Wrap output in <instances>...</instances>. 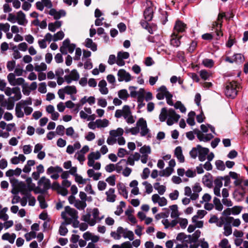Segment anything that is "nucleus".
<instances>
[{"label": "nucleus", "instance_id": "nucleus-1", "mask_svg": "<svg viewBox=\"0 0 248 248\" xmlns=\"http://www.w3.org/2000/svg\"><path fill=\"white\" fill-rule=\"evenodd\" d=\"M31 104L32 101L31 98L20 101L16 106V116L18 118H21L24 117L25 114L27 116L30 115L33 111V108L28 106Z\"/></svg>", "mask_w": 248, "mask_h": 248}, {"label": "nucleus", "instance_id": "nucleus-2", "mask_svg": "<svg viewBox=\"0 0 248 248\" xmlns=\"http://www.w3.org/2000/svg\"><path fill=\"white\" fill-rule=\"evenodd\" d=\"M180 116L176 113L172 108L168 109L166 108H163L159 115V121L161 122H165L167 120V124L168 125H171L175 123H177Z\"/></svg>", "mask_w": 248, "mask_h": 248}, {"label": "nucleus", "instance_id": "nucleus-3", "mask_svg": "<svg viewBox=\"0 0 248 248\" xmlns=\"http://www.w3.org/2000/svg\"><path fill=\"white\" fill-rule=\"evenodd\" d=\"M115 117L117 118L123 117L126 122L129 124H134L136 119V116L132 115L130 107L128 105L124 106L122 109H117L115 111Z\"/></svg>", "mask_w": 248, "mask_h": 248}, {"label": "nucleus", "instance_id": "nucleus-4", "mask_svg": "<svg viewBox=\"0 0 248 248\" xmlns=\"http://www.w3.org/2000/svg\"><path fill=\"white\" fill-rule=\"evenodd\" d=\"M110 236L115 240H120L122 237L128 238L132 241L134 238V234L132 231L127 229H124L122 227H118L116 231L111 232Z\"/></svg>", "mask_w": 248, "mask_h": 248}, {"label": "nucleus", "instance_id": "nucleus-5", "mask_svg": "<svg viewBox=\"0 0 248 248\" xmlns=\"http://www.w3.org/2000/svg\"><path fill=\"white\" fill-rule=\"evenodd\" d=\"M61 216L67 224H71L74 220H77L78 217V211L68 206L65 207Z\"/></svg>", "mask_w": 248, "mask_h": 248}, {"label": "nucleus", "instance_id": "nucleus-6", "mask_svg": "<svg viewBox=\"0 0 248 248\" xmlns=\"http://www.w3.org/2000/svg\"><path fill=\"white\" fill-rule=\"evenodd\" d=\"M239 86L238 83L235 81H232L227 83L225 93L229 97L234 98L237 93Z\"/></svg>", "mask_w": 248, "mask_h": 248}, {"label": "nucleus", "instance_id": "nucleus-7", "mask_svg": "<svg viewBox=\"0 0 248 248\" xmlns=\"http://www.w3.org/2000/svg\"><path fill=\"white\" fill-rule=\"evenodd\" d=\"M5 94L13 101H18L22 98L20 89L18 87H8L5 91Z\"/></svg>", "mask_w": 248, "mask_h": 248}, {"label": "nucleus", "instance_id": "nucleus-8", "mask_svg": "<svg viewBox=\"0 0 248 248\" xmlns=\"http://www.w3.org/2000/svg\"><path fill=\"white\" fill-rule=\"evenodd\" d=\"M77 93V90L75 86H67L59 90L58 94L61 99L64 100L65 98V94L72 95L76 94Z\"/></svg>", "mask_w": 248, "mask_h": 248}, {"label": "nucleus", "instance_id": "nucleus-9", "mask_svg": "<svg viewBox=\"0 0 248 248\" xmlns=\"http://www.w3.org/2000/svg\"><path fill=\"white\" fill-rule=\"evenodd\" d=\"M7 80L9 84L15 87H17L23 84L25 80L23 78H16L15 74L13 73H10L7 77Z\"/></svg>", "mask_w": 248, "mask_h": 248}, {"label": "nucleus", "instance_id": "nucleus-10", "mask_svg": "<svg viewBox=\"0 0 248 248\" xmlns=\"http://www.w3.org/2000/svg\"><path fill=\"white\" fill-rule=\"evenodd\" d=\"M76 49V45L71 44L69 39H66L62 42V46L60 47L61 52L63 54L67 53H72Z\"/></svg>", "mask_w": 248, "mask_h": 248}, {"label": "nucleus", "instance_id": "nucleus-11", "mask_svg": "<svg viewBox=\"0 0 248 248\" xmlns=\"http://www.w3.org/2000/svg\"><path fill=\"white\" fill-rule=\"evenodd\" d=\"M136 125L139 128L141 136L144 137L149 133L150 130L147 127L146 121L143 118H140L136 123Z\"/></svg>", "mask_w": 248, "mask_h": 248}, {"label": "nucleus", "instance_id": "nucleus-12", "mask_svg": "<svg viewBox=\"0 0 248 248\" xmlns=\"http://www.w3.org/2000/svg\"><path fill=\"white\" fill-rule=\"evenodd\" d=\"M194 132L195 134L197 135V138L201 141L207 142L214 138V136L212 134L203 133L199 129H195Z\"/></svg>", "mask_w": 248, "mask_h": 248}, {"label": "nucleus", "instance_id": "nucleus-13", "mask_svg": "<svg viewBox=\"0 0 248 248\" xmlns=\"http://www.w3.org/2000/svg\"><path fill=\"white\" fill-rule=\"evenodd\" d=\"M118 80L119 82H129L132 79L131 75L124 69H120L117 73Z\"/></svg>", "mask_w": 248, "mask_h": 248}, {"label": "nucleus", "instance_id": "nucleus-14", "mask_svg": "<svg viewBox=\"0 0 248 248\" xmlns=\"http://www.w3.org/2000/svg\"><path fill=\"white\" fill-rule=\"evenodd\" d=\"M130 56V54L127 52L119 51L117 55V64L119 66H124L125 64L124 60L127 59Z\"/></svg>", "mask_w": 248, "mask_h": 248}, {"label": "nucleus", "instance_id": "nucleus-15", "mask_svg": "<svg viewBox=\"0 0 248 248\" xmlns=\"http://www.w3.org/2000/svg\"><path fill=\"white\" fill-rule=\"evenodd\" d=\"M152 201L154 203H158L160 206H164L167 204L168 201L164 197H160L158 194H155L152 196Z\"/></svg>", "mask_w": 248, "mask_h": 248}, {"label": "nucleus", "instance_id": "nucleus-16", "mask_svg": "<svg viewBox=\"0 0 248 248\" xmlns=\"http://www.w3.org/2000/svg\"><path fill=\"white\" fill-rule=\"evenodd\" d=\"M186 25L185 23L177 20L174 26L173 32H175V33H183L186 31Z\"/></svg>", "mask_w": 248, "mask_h": 248}, {"label": "nucleus", "instance_id": "nucleus-17", "mask_svg": "<svg viewBox=\"0 0 248 248\" xmlns=\"http://www.w3.org/2000/svg\"><path fill=\"white\" fill-rule=\"evenodd\" d=\"M182 36L172 32L170 38V45L174 47H179L181 45L180 39Z\"/></svg>", "mask_w": 248, "mask_h": 248}, {"label": "nucleus", "instance_id": "nucleus-18", "mask_svg": "<svg viewBox=\"0 0 248 248\" xmlns=\"http://www.w3.org/2000/svg\"><path fill=\"white\" fill-rule=\"evenodd\" d=\"M16 22L18 25L23 26H25L28 22L26 15L22 11L16 13Z\"/></svg>", "mask_w": 248, "mask_h": 248}, {"label": "nucleus", "instance_id": "nucleus-19", "mask_svg": "<svg viewBox=\"0 0 248 248\" xmlns=\"http://www.w3.org/2000/svg\"><path fill=\"white\" fill-rule=\"evenodd\" d=\"M48 14L52 16L55 19L58 20L62 17L65 16L66 12L64 10L57 11L55 9L51 8L49 11Z\"/></svg>", "mask_w": 248, "mask_h": 248}, {"label": "nucleus", "instance_id": "nucleus-20", "mask_svg": "<svg viewBox=\"0 0 248 248\" xmlns=\"http://www.w3.org/2000/svg\"><path fill=\"white\" fill-rule=\"evenodd\" d=\"M199 150L198 157L200 161H203L206 159V156L209 152V150L207 148L202 147L200 145H197Z\"/></svg>", "mask_w": 248, "mask_h": 248}, {"label": "nucleus", "instance_id": "nucleus-21", "mask_svg": "<svg viewBox=\"0 0 248 248\" xmlns=\"http://www.w3.org/2000/svg\"><path fill=\"white\" fill-rule=\"evenodd\" d=\"M115 189L113 188H110L105 192L106 195V200L109 202H114L116 199L117 196L115 194Z\"/></svg>", "mask_w": 248, "mask_h": 248}, {"label": "nucleus", "instance_id": "nucleus-22", "mask_svg": "<svg viewBox=\"0 0 248 248\" xmlns=\"http://www.w3.org/2000/svg\"><path fill=\"white\" fill-rule=\"evenodd\" d=\"M83 238L86 241L91 240L93 242H98L100 240V237L94 235L93 233L90 232H86L83 234Z\"/></svg>", "mask_w": 248, "mask_h": 248}, {"label": "nucleus", "instance_id": "nucleus-23", "mask_svg": "<svg viewBox=\"0 0 248 248\" xmlns=\"http://www.w3.org/2000/svg\"><path fill=\"white\" fill-rule=\"evenodd\" d=\"M202 188L199 183H196L192 187V195H191V200L195 201L199 197V193L202 191Z\"/></svg>", "mask_w": 248, "mask_h": 248}, {"label": "nucleus", "instance_id": "nucleus-24", "mask_svg": "<svg viewBox=\"0 0 248 248\" xmlns=\"http://www.w3.org/2000/svg\"><path fill=\"white\" fill-rule=\"evenodd\" d=\"M140 158V155L138 153H135L128 156L126 160V164L133 166L135 164V161H139Z\"/></svg>", "mask_w": 248, "mask_h": 248}, {"label": "nucleus", "instance_id": "nucleus-25", "mask_svg": "<svg viewBox=\"0 0 248 248\" xmlns=\"http://www.w3.org/2000/svg\"><path fill=\"white\" fill-rule=\"evenodd\" d=\"M81 219L91 226H93L95 224V221L93 220L92 214L90 212H87L86 214L83 215L81 217Z\"/></svg>", "mask_w": 248, "mask_h": 248}, {"label": "nucleus", "instance_id": "nucleus-26", "mask_svg": "<svg viewBox=\"0 0 248 248\" xmlns=\"http://www.w3.org/2000/svg\"><path fill=\"white\" fill-rule=\"evenodd\" d=\"M154 9L151 6L146 7L144 12V16L146 21H151L153 17Z\"/></svg>", "mask_w": 248, "mask_h": 248}, {"label": "nucleus", "instance_id": "nucleus-27", "mask_svg": "<svg viewBox=\"0 0 248 248\" xmlns=\"http://www.w3.org/2000/svg\"><path fill=\"white\" fill-rule=\"evenodd\" d=\"M39 185L45 190L48 189L51 187V183L49 179L45 176L42 177L39 181Z\"/></svg>", "mask_w": 248, "mask_h": 248}, {"label": "nucleus", "instance_id": "nucleus-28", "mask_svg": "<svg viewBox=\"0 0 248 248\" xmlns=\"http://www.w3.org/2000/svg\"><path fill=\"white\" fill-rule=\"evenodd\" d=\"M157 91L158 93L156 94V97L158 100L163 99L166 97L167 93L169 92L165 86H161Z\"/></svg>", "mask_w": 248, "mask_h": 248}, {"label": "nucleus", "instance_id": "nucleus-29", "mask_svg": "<svg viewBox=\"0 0 248 248\" xmlns=\"http://www.w3.org/2000/svg\"><path fill=\"white\" fill-rule=\"evenodd\" d=\"M99 91L102 94H107L108 93V89L107 87L106 81L103 79L99 81L98 83Z\"/></svg>", "mask_w": 248, "mask_h": 248}, {"label": "nucleus", "instance_id": "nucleus-30", "mask_svg": "<svg viewBox=\"0 0 248 248\" xmlns=\"http://www.w3.org/2000/svg\"><path fill=\"white\" fill-rule=\"evenodd\" d=\"M16 124L15 123L6 124L4 121L0 122V128L2 129H5L8 132H11L15 129Z\"/></svg>", "mask_w": 248, "mask_h": 248}, {"label": "nucleus", "instance_id": "nucleus-31", "mask_svg": "<svg viewBox=\"0 0 248 248\" xmlns=\"http://www.w3.org/2000/svg\"><path fill=\"white\" fill-rule=\"evenodd\" d=\"M62 25V21L57 20L54 22L49 23L48 25L49 31L55 32L57 29L60 28Z\"/></svg>", "mask_w": 248, "mask_h": 248}, {"label": "nucleus", "instance_id": "nucleus-32", "mask_svg": "<svg viewBox=\"0 0 248 248\" xmlns=\"http://www.w3.org/2000/svg\"><path fill=\"white\" fill-rule=\"evenodd\" d=\"M16 238V234L15 233H9L8 232L4 233L1 237L2 240L8 241L11 244L14 243Z\"/></svg>", "mask_w": 248, "mask_h": 248}, {"label": "nucleus", "instance_id": "nucleus-33", "mask_svg": "<svg viewBox=\"0 0 248 248\" xmlns=\"http://www.w3.org/2000/svg\"><path fill=\"white\" fill-rule=\"evenodd\" d=\"M117 186L119 193L122 195L125 199H127L128 198V192L124 185L123 183H120Z\"/></svg>", "mask_w": 248, "mask_h": 248}, {"label": "nucleus", "instance_id": "nucleus-34", "mask_svg": "<svg viewBox=\"0 0 248 248\" xmlns=\"http://www.w3.org/2000/svg\"><path fill=\"white\" fill-rule=\"evenodd\" d=\"M174 154L180 162H184L185 157L183 155L182 148L180 146H178L175 148Z\"/></svg>", "mask_w": 248, "mask_h": 248}, {"label": "nucleus", "instance_id": "nucleus-35", "mask_svg": "<svg viewBox=\"0 0 248 248\" xmlns=\"http://www.w3.org/2000/svg\"><path fill=\"white\" fill-rule=\"evenodd\" d=\"M171 210L170 217L172 218H177L180 216V213L178 209V206L176 204H173L169 207Z\"/></svg>", "mask_w": 248, "mask_h": 248}, {"label": "nucleus", "instance_id": "nucleus-36", "mask_svg": "<svg viewBox=\"0 0 248 248\" xmlns=\"http://www.w3.org/2000/svg\"><path fill=\"white\" fill-rule=\"evenodd\" d=\"M84 45L86 47L90 48L93 51L97 50V45L93 42L90 38H87L85 40Z\"/></svg>", "mask_w": 248, "mask_h": 248}, {"label": "nucleus", "instance_id": "nucleus-37", "mask_svg": "<svg viewBox=\"0 0 248 248\" xmlns=\"http://www.w3.org/2000/svg\"><path fill=\"white\" fill-rule=\"evenodd\" d=\"M202 181L204 185L211 187L212 185V176L209 173L205 174L203 176Z\"/></svg>", "mask_w": 248, "mask_h": 248}, {"label": "nucleus", "instance_id": "nucleus-38", "mask_svg": "<svg viewBox=\"0 0 248 248\" xmlns=\"http://www.w3.org/2000/svg\"><path fill=\"white\" fill-rule=\"evenodd\" d=\"M96 124L98 128H102L108 126L109 122L106 119H97L96 120Z\"/></svg>", "mask_w": 248, "mask_h": 248}, {"label": "nucleus", "instance_id": "nucleus-39", "mask_svg": "<svg viewBox=\"0 0 248 248\" xmlns=\"http://www.w3.org/2000/svg\"><path fill=\"white\" fill-rule=\"evenodd\" d=\"M92 213L93 220L95 221V224L97 222H100L103 218V217H99V211L96 208H94L92 210Z\"/></svg>", "mask_w": 248, "mask_h": 248}, {"label": "nucleus", "instance_id": "nucleus-40", "mask_svg": "<svg viewBox=\"0 0 248 248\" xmlns=\"http://www.w3.org/2000/svg\"><path fill=\"white\" fill-rule=\"evenodd\" d=\"M62 171V169L59 166H50L46 170V173L48 175L55 173H60Z\"/></svg>", "mask_w": 248, "mask_h": 248}, {"label": "nucleus", "instance_id": "nucleus-41", "mask_svg": "<svg viewBox=\"0 0 248 248\" xmlns=\"http://www.w3.org/2000/svg\"><path fill=\"white\" fill-rule=\"evenodd\" d=\"M126 164V160L125 159H121L119 162L115 165L116 167L115 170L120 173L123 170L124 167Z\"/></svg>", "mask_w": 248, "mask_h": 248}, {"label": "nucleus", "instance_id": "nucleus-42", "mask_svg": "<svg viewBox=\"0 0 248 248\" xmlns=\"http://www.w3.org/2000/svg\"><path fill=\"white\" fill-rule=\"evenodd\" d=\"M35 162L33 160H29L25 165L23 171L25 173H29L31 170V167L35 165Z\"/></svg>", "mask_w": 248, "mask_h": 248}, {"label": "nucleus", "instance_id": "nucleus-43", "mask_svg": "<svg viewBox=\"0 0 248 248\" xmlns=\"http://www.w3.org/2000/svg\"><path fill=\"white\" fill-rule=\"evenodd\" d=\"M207 214V212L203 210H199L197 211V214L194 216L192 218V221H196L198 218H202Z\"/></svg>", "mask_w": 248, "mask_h": 248}, {"label": "nucleus", "instance_id": "nucleus-44", "mask_svg": "<svg viewBox=\"0 0 248 248\" xmlns=\"http://www.w3.org/2000/svg\"><path fill=\"white\" fill-rule=\"evenodd\" d=\"M124 130L122 128H118L116 130H111L109 131L110 136H114L116 138L121 137L124 133Z\"/></svg>", "mask_w": 248, "mask_h": 248}, {"label": "nucleus", "instance_id": "nucleus-45", "mask_svg": "<svg viewBox=\"0 0 248 248\" xmlns=\"http://www.w3.org/2000/svg\"><path fill=\"white\" fill-rule=\"evenodd\" d=\"M74 206L76 207L78 210H84L85 208L86 207L87 204L85 201H80L79 200H77L76 201V202L74 204Z\"/></svg>", "mask_w": 248, "mask_h": 248}, {"label": "nucleus", "instance_id": "nucleus-46", "mask_svg": "<svg viewBox=\"0 0 248 248\" xmlns=\"http://www.w3.org/2000/svg\"><path fill=\"white\" fill-rule=\"evenodd\" d=\"M213 203L215 205V209L217 210L218 211H221L222 210L223 206L219 199L217 197H215L213 200Z\"/></svg>", "mask_w": 248, "mask_h": 248}, {"label": "nucleus", "instance_id": "nucleus-47", "mask_svg": "<svg viewBox=\"0 0 248 248\" xmlns=\"http://www.w3.org/2000/svg\"><path fill=\"white\" fill-rule=\"evenodd\" d=\"M229 176L231 177L232 179H234V184L236 186H237L240 184V181L239 180V174H237L235 172L230 171L229 172Z\"/></svg>", "mask_w": 248, "mask_h": 248}, {"label": "nucleus", "instance_id": "nucleus-48", "mask_svg": "<svg viewBox=\"0 0 248 248\" xmlns=\"http://www.w3.org/2000/svg\"><path fill=\"white\" fill-rule=\"evenodd\" d=\"M201 78L203 80H208L210 78L212 74L206 70H201L200 72Z\"/></svg>", "mask_w": 248, "mask_h": 248}, {"label": "nucleus", "instance_id": "nucleus-49", "mask_svg": "<svg viewBox=\"0 0 248 248\" xmlns=\"http://www.w3.org/2000/svg\"><path fill=\"white\" fill-rule=\"evenodd\" d=\"M119 97L124 100H126L129 97V94L126 90L123 89L120 90L118 93Z\"/></svg>", "mask_w": 248, "mask_h": 248}, {"label": "nucleus", "instance_id": "nucleus-50", "mask_svg": "<svg viewBox=\"0 0 248 248\" xmlns=\"http://www.w3.org/2000/svg\"><path fill=\"white\" fill-rule=\"evenodd\" d=\"M74 158L77 159L81 164H83L85 160V155L79 151L75 154Z\"/></svg>", "mask_w": 248, "mask_h": 248}, {"label": "nucleus", "instance_id": "nucleus-51", "mask_svg": "<svg viewBox=\"0 0 248 248\" xmlns=\"http://www.w3.org/2000/svg\"><path fill=\"white\" fill-rule=\"evenodd\" d=\"M47 69V65L44 62H42L40 64H35L34 70L35 71L40 72L42 71H46Z\"/></svg>", "mask_w": 248, "mask_h": 248}, {"label": "nucleus", "instance_id": "nucleus-52", "mask_svg": "<svg viewBox=\"0 0 248 248\" xmlns=\"http://www.w3.org/2000/svg\"><path fill=\"white\" fill-rule=\"evenodd\" d=\"M145 96V90L143 88H140L138 91V93L136 95L138 102H141L144 101Z\"/></svg>", "mask_w": 248, "mask_h": 248}, {"label": "nucleus", "instance_id": "nucleus-53", "mask_svg": "<svg viewBox=\"0 0 248 248\" xmlns=\"http://www.w3.org/2000/svg\"><path fill=\"white\" fill-rule=\"evenodd\" d=\"M224 230L223 234L225 236H228L232 233V229L230 224L226 223L224 224Z\"/></svg>", "mask_w": 248, "mask_h": 248}, {"label": "nucleus", "instance_id": "nucleus-54", "mask_svg": "<svg viewBox=\"0 0 248 248\" xmlns=\"http://www.w3.org/2000/svg\"><path fill=\"white\" fill-rule=\"evenodd\" d=\"M202 64L206 67L212 68L214 64V62L212 59H204L202 61Z\"/></svg>", "mask_w": 248, "mask_h": 248}, {"label": "nucleus", "instance_id": "nucleus-55", "mask_svg": "<svg viewBox=\"0 0 248 248\" xmlns=\"http://www.w3.org/2000/svg\"><path fill=\"white\" fill-rule=\"evenodd\" d=\"M22 87V92L25 95H29L31 93V90L29 87V84L26 81L24 83L20 85Z\"/></svg>", "mask_w": 248, "mask_h": 248}, {"label": "nucleus", "instance_id": "nucleus-56", "mask_svg": "<svg viewBox=\"0 0 248 248\" xmlns=\"http://www.w3.org/2000/svg\"><path fill=\"white\" fill-rule=\"evenodd\" d=\"M66 225L67 224L66 223L65 221H64L62 222L61 225L60 226L59 231L60 235L64 236L67 234L68 232V230L67 228L65 227Z\"/></svg>", "mask_w": 248, "mask_h": 248}, {"label": "nucleus", "instance_id": "nucleus-57", "mask_svg": "<svg viewBox=\"0 0 248 248\" xmlns=\"http://www.w3.org/2000/svg\"><path fill=\"white\" fill-rule=\"evenodd\" d=\"M64 37V32L61 31L53 35V41L56 42L62 40Z\"/></svg>", "mask_w": 248, "mask_h": 248}, {"label": "nucleus", "instance_id": "nucleus-58", "mask_svg": "<svg viewBox=\"0 0 248 248\" xmlns=\"http://www.w3.org/2000/svg\"><path fill=\"white\" fill-rule=\"evenodd\" d=\"M37 200L39 202L41 208L45 209L47 206V205L45 201V199L43 195H39L37 197Z\"/></svg>", "mask_w": 248, "mask_h": 248}, {"label": "nucleus", "instance_id": "nucleus-59", "mask_svg": "<svg viewBox=\"0 0 248 248\" xmlns=\"http://www.w3.org/2000/svg\"><path fill=\"white\" fill-rule=\"evenodd\" d=\"M215 166L217 169L219 170H224L225 169V165L223 161L220 160H216L215 162Z\"/></svg>", "mask_w": 248, "mask_h": 248}, {"label": "nucleus", "instance_id": "nucleus-60", "mask_svg": "<svg viewBox=\"0 0 248 248\" xmlns=\"http://www.w3.org/2000/svg\"><path fill=\"white\" fill-rule=\"evenodd\" d=\"M140 152L142 155H149L151 153V149L149 146L144 145L140 149Z\"/></svg>", "mask_w": 248, "mask_h": 248}, {"label": "nucleus", "instance_id": "nucleus-61", "mask_svg": "<svg viewBox=\"0 0 248 248\" xmlns=\"http://www.w3.org/2000/svg\"><path fill=\"white\" fill-rule=\"evenodd\" d=\"M173 171V169L170 167H168L165 169L163 170L161 172V176L168 177L172 173Z\"/></svg>", "mask_w": 248, "mask_h": 248}, {"label": "nucleus", "instance_id": "nucleus-62", "mask_svg": "<svg viewBox=\"0 0 248 248\" xmlns=\"http://www.w3.org/2000/svg\"><path fill=\"white\" fill-rule=\"evenodd\" d=\"M233 61L236 63H242L244 61V57L241 54H236L233 56Z\"/></svg>", "mask_w": 248, "mask_h": 248}, {"label": "nucleus", "instance_id": "nucleus-63", "mask_svg": "<svg viewBox=\"0 0 248 248\" xmlns=\"http://www.w3.org/2000/svg\"><path fill=\"white\" fill-rule=\"evenodd\" d=\"M66 135L72 138H77L78 134H76L72 127H69L66 129Z\"/></svg>", "mask_w": 248, "mask_h": 248}, {"label": "nucleus", "instance_id": "nucleus-64", "mask_svg": "<svg viewBox=\"0 0 248 248\" xmlns=\"http://www.w3.org/2000/svg\"><path fill=\"white\" fill-rule=\"evenodd\" d=\"M219 247L220 248H231V245L229 243L227 239L224 238L219 243Z\"/></svg>", "mask_w": 248, "mask_h": 248}]
</instances>
